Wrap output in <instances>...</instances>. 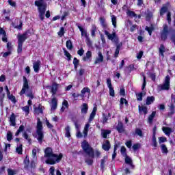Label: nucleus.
<instances>
[{"label": "nucleus", "mask_w": 175, "mask_h": 175, "mask_svg": "<svg viewBox=\"0 0 175 175\" xmlns=\"http://www.w3.org/2000/svg\"><path fill=\"white\" fill-rule=\"evenodd\" d=\"M69 107V103L66 101V100H64L62 103V107L61 108L62 111H65V109H68Z\"/></svg>", "instance_id": "obj_27"}, {"label": "nucleus", "mask_w": 175, "mask_h": 175, "mask_svg": "<svg viewBox=\"0 0 175 175\" xmlns=\"http://www.w3.org/2000/svg\"><path fill=\"white\" fill-rule=\"evenodd\" d=\"M143 95H144V93H139L137 94V100H143Z\"/></svg>", "instance_id": "obj_52"}, {"label": "nucleus", "mask_w": 175, "mask_h": 175, "mask_svg": "<svg viewBox=\"0 0 175 175\" xmlns=\"http://www.w3.org/2000/svg\"><path fill=\"white\" fill-rule=\"evenodd\" d=\"M46 126L49 128V129H53V126L51 124H50V122H49L47 120H46Z\"/></svg>", "instance_id": "obj_61"}, {"label": "nucleus", "mask_w": 175, "mask_h": 175, "mask_svg": "<svg viewBox=\"0 0 175 175\" xmlns=\"http://www.w3.org/2000/svg\"><path fill=\"white\" fill-rule=\"evenodd\" d=\"M167 142V139L165 137H159V143L161 144V143H165Z\"/></svg>", "instance_id": "obj_48"}, {"label": "nucleus", "mask_w": 175, "mask_h": 175, "mask_svg": "<svg viewBox=\"0 0 175 175\" xmlns=\"http://www.w3.org/2000/svg\"><path fill=\"white\" fill-rule=\"evenodd\" d=\"M26 92V96L29 98V99H33V94H32V91L29 90V85H28V80L25 77H23V86L20 92V95H24Z\"/></svg>", "instance_id": "obj_4"}, {"label": "nucleus", "mask_w": 175, "mask_h": 175, "mask_svg": "<svg viewBox=\"0 0 175 175\" xmlns=\"http://www.w3.org/2000/svg\"><path fill=\"white\" fill-rule=\"evenodd\" d=\"M91 122H88L85 124L83 131V137H85L87 135H88V131H90V126H91Z\"/></svg>", "instance_id": "obj_12"}, {"label": "nucleus", "mask_w": 175, "mask_h": 175, "mask_svg": "<svg viewBox=\"0 0 175 175\" xmlns=\"http://www.w3.org/2000/svg\"><path fill=\"white\" fill-rule=\"evenodd\" d=\"M116 131H118L119 133H122V132H124V129L122 122H118V125L116 126Z\"/></svg>", "instance_id": "obj_18"}, {"label": "nucleus", "mask_w": 175, "mask_h": 175, "mask_svg": "<svg viewBox=\"0 0 175 175\" xmlns=\"http://www.w3.org/2000/svg\"><path fill=\"white\" fill-rule=\"evenodd\" d=\"M3 99H5V94H0V106L3 107Z\"/></svg>", "instance_id": "obj_44"}, {"label": "nucleus", "mask_w": 175, "mask_h": 175, "mask_svg": "<svg viewBox=\"0 0 175 175\" xmlns=\"http://www.w3.org/2000/svg\"><path fill=\"white\" fill-rule=\"evenodd\" d=\"M124 157H125V159H124L125 163H126L127 165H130V166H132V159H131V157H129L127 155Z\"/></svg>", "instance_id": "obj_33"}, {"label": "nucleus", "mask_w": 175, "mask_h": 175, "mask_svg": "<svg viewBox=\"0 0 175 175\" xmlns=\"http://www.w3.org/2000/svg\"><path fill=\"white\" fill-rule=\"evenodd\" d=\"M81 148L83 150L84 152L88 154V156L90 157V158H94V149H92V147L90 146L88 142L84 140L81 143Z\"/></svg>", "instance_id": "obj_5"}, {"label": "nucleus", "mask_w": 175, "mask_h": 175, "mask_svg": "<svg viewBox=\"0 0 175 175\" xmlns=\"http://www.w3.org/2000/svg\"><path fill=\"white\" fill-rule=\"evenodd\" d=\"M36 6H38L39 11V17L40 20H44V13H46V8L47 5L44 0H38L35 1Z\"/></svg>", "instance_id": "obj_3"}, {"label": "nucleus", "mask_w": 175, "mask_h": 175, "mask_svg": "<svg viewBox=\"0 0 175 175\" xmlns=\"http://www.w3.org/2000/svg\"><path fill=\"white\" fill-rule=\"evenodd\" d=\"M112 25H113L114 28H116L117 27V17L114 15L111 16Z\"/></svg>", "instance_id": "obj_30"}, {"label": "nucleus", "mask_w": 175, "mask_h": 175, "mask_svg": "<svg viewBox=\"0 0 175 175\" xmlns=\"http://www.w3.org/2000/svg\"><path fill=\"white\" fill-rule=\"evenodd\" d=\"M170 39L172 40V42H174V44L175 46V33L174 34H172L171 36H170Z\"/></svg>", "instance_id": "obj_64"}, {"label": "nucleus", "mask_w": 175, "mask_h": 175, "mask_svg": "<svg viewBox=\"0 0 175 175\" xmlns=\"http://www.w3.org/2000/svg\"><path fill=\"white\" fill-rule=\"evenodd\" d=\"M33 68L34 69V72L38 73V72H39V69H40V61L38 60L37 62H35L33 63Z\"/></svg>", "instance_id": "obj_17"}, {"label": "nucleus", "mask_w": 175, "mask_h": 175, "mask_svg": "<svg viewBox=\"0 0 175 175\" xmlns=\"http://www.w3.org/2000/svg\"><path fill=\"white\" fill-rule=\"evenodd\" d=\"M139 111L140 113H144V114H147V113L148 112V111L147 110L146 107L144 106H140L139 105Z\"/></svg>", "instance_id": "obj_28"}, {"label": "nucleus", "mask_w": 175, "mask_h": 175, "mask_svg": "<svg viewBox=\"0 0 175 175\" xmlns=\"http://www.w3.org/2000/svg\"><path fill=\"white\" fill-rule=\"evenodd\" d=\"M165 51H166V49L165 48V46H163V44H161L159 49V55H161L163 58V57H165V55H163Z\"/></svg>", "instance_id": "obj_22"}, {"label": "nucleus", "mask_w": 175, "mask_h": 175, "mask_svg": "<svg viewBox=\"0 0 175 175\" xmlns=\"http://www.w3.org/2000/svg\"><path fill=\"white\" fill-rule=\"evenodd\" d=\"M116 157H117V146H115L114 147L113 154H112V159H115Z\"/></svg>", "instance_id": "obj_53"}, {"label": "nucleus", "mask_w": 175, "mask_h": 175, "mask_svg": "<svg viewBox=\"0 0 175 175\" xmlns=\"http://www.w3.org/2000/svg\"><path fill=\"white\" fill-rule=\"evenodd\" d=\"M7 140L8 142H12L13 140V133L12 131L7 133Z\"/></svg>", "instance_id": "obj_34"}, {"label": "nucleus", "mask_w": 175, "mask_h": 175, "mask_svg": "<svg viewBox=\"0 0 175 175\" xmlns=\"http://www.w3.org/2000/svg\"><path fill=\"white\" fill-rule=\"evenodd\" d=\"M37 120L38 121L35 137L37 138L38 143L42 144V143H43V138L44 137V135L43 134V124L42 121H40V118H38Z\"/></svg>", "instance_id": "obj_2"}, {"label": "nucleus", "mask_w": 175, "mask_h": 175, "mask_svg": "<svg viewBox=\"0 0 175 175\" xmlns=\"http://www.w3.org/2000/svg\"><path fill=\"white\" fill-rule=\"evenodd\" d=\"M59 86V84H57L56 83H53L51 92L53 95H55L57 94V90H58V87Z\"/></svg>", "instance_id": "obj_23"}, {"label": "nucleus", "mask_w": 175, "mask_h": 175, "mask_svg": "<svg viewBox=\"0 0 175 175\" xmlns=\"http://www.w3.org/2000/svg\"><path fill=\"white\" fill-rule=\"evenodd\" d=\"M154 100H155V98L154 96H148L146 98V105H149L151 103H154Z\"/></svg>", "instance_id": "obj_26"}, {"label": "nucleus", "mask_w": 175, "mask_h": 175, "mask_svg": "<svg viewBox=\"0 0 175 175\" xmlns=\"http://www.w3.org/2000/svg\"><path fill=\"white\" fill-rule=\"evenodd\" d=\"M155 114H157V112L153 111L151 115L148 117V123L149 124H152V120H154V118L155 117Z\"/></svg>", "instance_id": "obj_32"}, {"label": "nucleus", "mask_w": 175, "mask_h": 175, "mask_svg": "<svg viewBox=\"0 0 175 175\" xmlns=\"http://www.w3.org/2000/svg\"><path fill=\"white\" fill-rule=\"evenodd\" d=\"M64 55L67 57L68 60L70 61V57H72V55H70V53H69V52H68V51H66V49H64Z\"/></svg>", "instance_id": "obj_47"}, {"label": "nucleus", "mask_w": 175, "mask_h": 175, "mask_svg": "<svg viewBox=\"0 0 175 175\" xmlns=\"http://www.w3.org/2000/svg\"><path fill=\"white\" fill-rule=\"evenodd\" d=\"M7 96L8 98V99H10V100H11V102H12L13 103H16V97H14V96L10 94H7Z\"/></svg>", "instance_id": "obj_42"}, {"label": "nucleus", "mask_w": 175, "mask_h": 175, "mask_svg": "<svg viewBox=\"0 0 175 175\" xmlns=\"http://www.w3.org/2000/svg\"><path fill=\"white\" fill-rule=\"evenodd\" d=\"M126 147H128V148H131L132 147V141H127L125 143Z\"/></svg>", "instance_id": "obj_63"}, {"label": "nucleus", "mask_w": 175, "mask_h": 175, "mask_svg": "<svg viewBox=\"0 0 175 175\" xmlns=\"http://www.w3.org/2000/svg\"><path fill=\"white\" fill-rule=\"evenodd\" d=\"M109 95L110 96H114L115 94H114V88H109Z\"/></svg>", "instance_id": "obj_54"}, {"label": "nucleus", "mask_w": 175, "mask_h": 175, "mask_svg": "<svg viewBox=\"0 0 175 175\" xmlns=\"http://www.w3.org/2000/svg\"><path fill=\"white\" fill-rule=\"evenodd\" d=\"M170 12H167V21H168V24H170L172 23V18H171Z\"/></svg>", "instance_id": "obj_56"}, {"label": "nucleus", "mask_w": 175, "mask_h": 175, "mask_svg": "<svg viewBox=\"0 0 175 175\" xmlns=\"http://www.w3.org/2000/svg\"><path fill=\"white\" fill-rule=\"evenodd\" d=\"M35 114L39 115L43 113V107L42 105H39L38 107L34 108Z\"/></svg>", "instance_id": "obj_21"}, {"label": "nucleus", "mask_w": 175, "mask_h": 175, "mask_svg": "<svg viewBox=\"0 0 175 175\" xmlns=\"http://www.w3.org/2000/svg\"><path fill=\"white\" fill-rule=\"evenodd\" d=\"M161 148L163 154H167V152H169V150H167V148L166 147V145L161 144Z\"/></svg>", "instance_id": "obj_39"}, {"label": "nucleus", "mask_w": 175, "mask_h": 175, "mask_svg": "<svg viewBox=\"0 0 175 175\" xmlns=\"http://www.w3.org/2000/svg\"><path fill=\"white\" fill-rule=\"evenodd\" d=\"M126 149L125 148L124 146L121 147L120 152L123 157H126Z\"/></svg>", "instance_id": "obj_49"}, {"label": "nucleus", "mask_w": 175, "mask_h": 175, "mask_svg": "<svg viewBox=\"0 0 175 175\" xmlns=\"http://www.w3.org/2000/svg\"><path fill=\"white\" fill-rule=\"evenodd\" d=\"M57 35L60 38H62V36H64V35H65V28L61 27L59 31L57 33Z\"/></svg>", "instance_id": "obj_41"}, {"label": "nucleus", "mask_w": 175, "mask_h": 175, "mask_svg": "<svg viewBox=\"0 0 175 175\" xmlns=\"http://www.w3.org/2000/svg\"><path fill=\"white\" fill-rule=\"evenodd\" d=\"M120 95L124 96L125 95V89L124 88H121L120 90Z\"/></svg>", "instance_id": "obj_60"}, {"label": "nucleus", "mask_w": 175, "mask_h": 175, "mask_svg": "<svg viewBox=\"0 0 175 175\" xmlns=\"http://www.w3.org/2000/svg\"><path fill=\"white\" fill-rule=\"evenodd\" d=\"M162 131L165 133V135H166L167 136H170V133L173 132V131L172 130V128L167 127V126H163L162 128Z\"/></svg>", "instance_id": "obj_16"}, {"label": "nucleus", "mask_w": 175, "mask_h": 175, "mask_svg": "<svg viewBox=\"0 0 175 175\" xmlns=\"http://www.w3.org/2000/svg\"><path fill=\"white\" fill-rule=\"evenodd\" d=\"M78 28L79 31H81V36H84V38H85L87 44H90V43H91V41L90 40V37L88 36V33H87V30H85L80 25H78Z\"/></svg>", "instance_id": "obj_10"}, {"label": "nucleus", "mask_w": 175, "mask_h": 175, "mask_svg": "<svg viewBox=\"0 0 175 175\" xmlns=\"http://www.w3.org/2000/svg\"><path fill=\"white\" fill-rule=\"evenodd\" d=\"M160 35L161 40L165 41L167 39L169 35V27L167 25H163V29L161 31Z\"/></svg>", "instance_id": "obj_7"}, {"label": "nucleus", "mask_w": 175, "mask_h": 175, "mask_svg": "<svg viewBox=\"0 0 175 175\" xmlns=\"http://www.w3.org/2000/svg\"><path fill=\"white\" fill-rule=\"evenodd\" d=\"M102 62H103V55L102 54V52L99 51L96 57L94 64H100Z\"/></svg>", "instance_id": "obj_11"}, {"label": "nucleus", "mask_w": 175, "mask_h": 175, "mask_svg": "<svg viewBox=\"0 0 175 175\" xmlns=\"http://www.w3.org/2000/svg\"><path fill=\"white\" fill-rule=\"evenodd\" d=\"M64 155L60 153L59 154H54L51 148H46L44 150V155L42 158V162L47 163V165H55L61 162Z\"/></svg>", "instance_id": "obj_1"}, {"label": "nucleus", "mask_w": 175, "mask_h": 175, "mask_svg": "<svg viewBox=\"0 0 175 175\" xmlns=\"http://www.w3.org/2000/svg\"><path fill=\"white\" fill-rule=\"evenodd\" d=\"M18 53H21L23 51V43L25 42L27 39V33H23L22 35H18Z\"/></svg>", "instance_id": "obj_6"}, {"label": "nucleus", "mask_w": 175, "mask_h": 175, "mask_svg": "<svg viewBox=\"0 0 175 175\" xmlns=\"http://www.w3.org/2000/svg\"><path fill=\"white\" fill-rule=\"evenodd\" d=\"M105 34L106 35L107 38L109 40H111L113 43H118V37L116 32H113L112 33H109L107 31H105Z\"/></svg>", "instance_id": "obj_8"}, {"label": "nucleus", "mask_w": 175, "mask_h": 175, "mask_svg": "<svg viewBox=\"0 0 175 175\" xmlns=\"http://www.w3.org/2000/svg\"><path fill=\"white\" fill-rule=\"evenodd\" d=\"M111 133V131L110 130H101V136L103 137V139H107V136Z\"/></svg>", "instance_id": "obj_14"}, {"label": "nucleus", "mask_w": 175, "mask_h": 175, "mask_svg": "<svg viewBox=\"0 0 175 175\" xmlns=\"http://www.w3.org/2000/svg\"><path fill=\"white\" fill-rule=\"evenodd\" d=\"M135 135H137V136H139V137H143V131H142L140 129H136Z\"/></svg>", "instance_id": "obj_45"}, {"label": "nucleus", "mask_w": 175, "mask_h": 175, "mask_svg": "<svg viewBox=\"0 0 175 175\" xmlns=\"http://www.w3.org/2000/svg\"><path fill=\"white\" fill-rule=\"evenodd\" d=\"M161 90H169L170 88V77L167 75L165 79L164 83L159 86Z\"/></svg>", "instance_id": "obj_9"}, {"label": "nucleus", "mask_w": 175, "mask_h": 175, "mask_svg": "<svg viewBox=\"0 0 175 175\" xmlns=\"http://www.w3.org/2000/svg\"><path fill=\"white\" fill-rule=\"evenodd\" d=\"M38 152V149L34 148L32 150V157L33 158H36V153Z\"/></svg>", "instance_id": "obj_57"}, {"label": "nucleus", "mask_w": 175, "mask_h": 175, "mask_svg": "<svg viewBox=\"0 0 175 175\" xmlns=\"http://www.w3.org/2000/svg\"><path fill=\"white\" fill-rule=\"evenodd\" d=\"M21 109L25 113V116H28L29 114V106L26 105L25 107H22Z\"/></svg>", "instance_id": "obj_31"}, {"label": "nucleus", "mask_w": 175, "mask_h": 175, "mask_svg": "<svg viewBox=\"0 0 175 175\" xmlns=\"http://www.w3.org/2000/svg\"><path fill=\"white\" fill-rule=\"evenodd\" d=\"M54 172H55V168L54 167H51L49 169V173L51 175H54Z\"/></svg>", "instance_id": "obj_62"}, {"label": "nucleus", "mask_w": 175, "mask_h": 175, "mask_svg": "<svg viewBox=\"0 0 175 175\" xmlns=\"http://www.w3.org/2000/svg\"><path fill=\"white\" fill-rule=\"evenodd\" d=\"M141 145L139 143H137L134 145H133V150H134V151H136V150H139V148H140Z\"/></svg>", "instance_id": "obj_50"}, {"label": "nucleus", "mask_w": 175, "mask_h": 175, "mask_svg": "<svg viewBox=\"0 0 175 175\" xmlns=\"http://www.w3.org/2000/svg\"><path fill=\"white\" fill-rule=\"evenodd\" d=\"M57 109V98H53L51 101V110H55Z\"/></svg>", "instance_id": "obj_25"}, {"label": "nucleus", "mask_w": 175, "mask_h": 175, "mask_svg": "<svg viewBox=\"0 0 175 175\" xmlns=\"http://www.w3.org/2000/svg\"><path fill=\"white\" fill-rule=\"evenodd\" d=\"M107 85L108 88H113V85H111V79L110 78H108L107 79Z\"/></svg>", "instance_id": "obj_51"}, {"label": "nucleus", "mask_w": 175, "mask_h": 175, "mask_svg": "<svg viewBox=\"0 0 175 175\" xmlns=\"http://www.w3.org/2000/svg\"><path fill=\"white\" fill-rule=\"evenodd\" d=\"M152 147H157L158 144L157 143V137H155V133L153 134L152 137Z\"/></svg>", "instance_id": "obj_29"}, {"label": "nucleus", "mask_w": 175, "mask_h": 175, "mask_svg": "<svg viewBox=\"0 0 175 175\" xmlns=\"http://www.w3.org/2000/svg\"><path fill=\"white\" fill-rule=\"evenodd\" d=\"M10 122L12 126H16V115L12 113L10 117Z\"/></svg>", "instance_id": "obj_19"}, {"label": "nucleus", "mask_w": 175, "mask_h": 175, "mask_svg": "<svg viewBox=\"0 0 175 175\" xmlns=\"http://www.w3.org/2000/svg\"><path fill=\"white\" fill-rule=\"evenodd\" d=\"M126 14L127 16H129V17H137V15L133 11L131 10H128L126 12Z\"/></svg>", "instance_id": "obj_40"}, {"label": "nucleus", "mask_w": 175, "mask_h": 175, "mask_svg": "<svg viewBox=\"0 0 175 175\" xmlns=\"http://www.w3.org/2000/svg\"><path fill=\"white\" fill-rule=\"evenodd\" d=\"M166 12H167V7L163 6V8L160 10V16H163V14H165Z\"/></svg>", "instance_id": "obj_43"}, {"label": "nucleus", "mask_w": 175, "mask_h": 175, "mask_svg": "<svg viewBox=\"0 0 175 175\" xmlns=\"http://www.w3.org/2000/svg\"><path fill=\"white\" fill-rule=\"evenodd\" d=\"M66 133L65 136L66 137H70V127L69 126H67L65 128Z\"/></svg>", "instance_id": "obj_37"}, {"label": "nucleus", "mask_w": 175, "mask_h": 175, "mask_svg": "<svg viewBox=\"0 0 175 175\" xmlns=\"http://www.w3.org/2000/svg\"><path fill=\"white\" fill-rule=\"evenodd\" d=\"M85 92H90V88H84L82 90H81V94L84 95V94H85Z\"/></svg>", "instance_id": "obj_55"}, {"label": "nucleus", "mask_w": 175, "mask_h": 175, "mask_svg": "<svg viewBox=\"0 0 175 175\" xmlns=\"http://www.w3.org/2000/svg\"><path fill=\"white\" fill-rule=\"evenodd\" d=\"M8 175H15L16 174V171H14L11 169H8Z\"/></svg>", "instance_id": "obj_59"}, {"label": "nucleus", "mask_w": 175, "mask_h": 175, "mask_svg": "<svg viewBox=\"0 0 175 175\" xmlns=\"http://www.w3.org/2000/svg\"><path fill=\"white\" fill-rule=\"evenodd\" d=\"M103 150H105V151H109L110 150V142L107 140L105 141V142L102 146Z\"/></svg>", "instance_id": "obj_20"}, {"label": "nucleus", "mask_w": 175, "mask_h": 175, "mask_svg": "<svg viewBox=\"0 0 175 175\" xmlns=\"http://www.w3.org/2000/svg\"><path fill=\"white\" fill-rule=\"evenodd\" d=\"M81 114H87L88 113V105L87 103H83L81 107Z\"/></svg>", "instance_id": "obj_13"}, {"label": "nucleus", "mask_w": 175, "mask_h": 175, "mask_svg": "<svg viewBox=\"0 0 175 175\" xmlns=\"http://www.w3.org/2000/svg\"><path fill=\"white\" fill-rule=\"evenodd\" d=\"M16 152L19 154V155H21V154H23V145L21 144L16 148Z\"/></svg>", "instance_id": "obj_46"}, {"label": "nucleus", "mask_w": 175, "mask_h": 175, "mask_svg": "<svg viewBox=\"0 0 175 175\" xmlns=\"http://www.w3.org/2000/svg\"><path fill=\"white\" fill-rule=\"evenodd\" d=\"M98 110V108L96 107H94L93 108V110L90 114V116L89 118V122H92V120L95 118V116H96V111Z\"/></svg>", "instance_id": "obj_15"}, {"label": "nucleus", "mask_w": 175, "mask_h": 175, "mask_svg": "<svg viewBox=\"0 0 175 175\" xmlns=\"http://www.w3.org/2000/svg\"><path fill=\"white\" fill-rule=\"evenodd\" d=\"M99 20H100V23L102 27H103V28H106V27H107V25L106 24V19H105V18H103V17H100V18H99Z\"/></svg>", "instance_id": "obj_36"}, {"label": "nucleus", "mask_w": 175, "mask_h": 175, "mask_svg": "<svg viewBox=\"0 0 175 175\" xmlns=\"http://www.w3.org/2000/svg\"><path fill=\"white\" fill-rule=\"evenodd\" d=\"M128 105V100H126V99L124 98H120V109H122V105Z\"/></svg>", "instance_id": "obj_38"}, {"label": "nucleus", "mask_w": 175, "mask_h": 175, "mask_svg": "<svg viewBox=\"0 0 175 175\" xmlns=\"http://www.w3.org/2000/svg\"><path fill=\"white\" fill-rule=\"evenodd\" d=\"M92 57V52H91V51H88L86 53V55L85 57H83V61H88V59H90L91 57Z\"/></svg>", "instance_id": "obj_24"}, {"label": "nucleus", "mask_w": 175, "mask_h": 175, "mask_svg": "<svg viewBox=\"0 0 175 175\" xmlns=\"http://www.w3.org/2000/svg\"><path fill=\"white\" fill-rule=\"evenodd\" d=\"M66 46L68 50H72V49H73V44L71 40L66 41Z\"/></svg>", "instance_id": "obj_35"}, {"label": "nucleus", "mask_w": 175, "mask_h": 175, "mask_svg": "<svg viewBox=\"0 0 175 175\" xmlns=\"http://www.w3.org/2000/svg\"><path fill=\"white\" fill-rule=\"evenodd\" d=\"M83 54H84V49H83V48H81V49H79L77 51V55H80V57L83 56Z\"/></svg>", "instance_id": "obj_58"}]
</instances>
